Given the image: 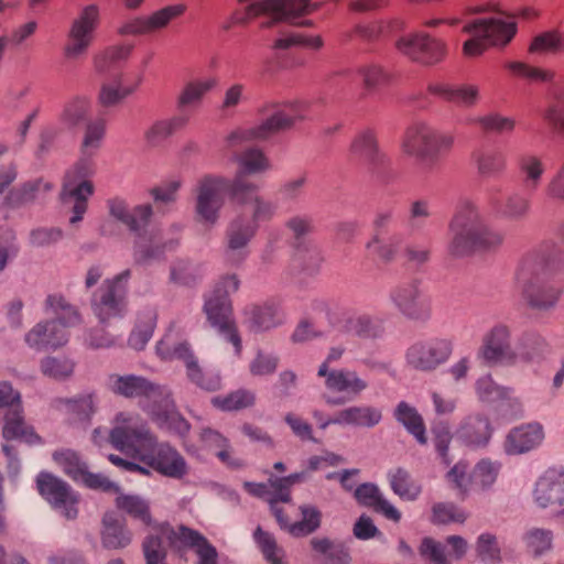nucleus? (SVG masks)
<instances>
[{
	"label": "nucleus",
	"instance_id": "nucleus-1",
	"mask_svg": "<svg viewBox=\"0 0 564 564\" xmlns=\"http://www.w3.org/2000/svg\"><path fill=\"white\" fill-rule=\"evenodd\" d=\"M109 443L117 451L139 459L162 476L182 479L188 466L182 454L167 442H159L148 423L137 414L120 412L109 432Z\"/></svg>",
	"mask_w": 564,
	"mask_h": 564
},
{
	"label": "nucleus",
	"instance_id": "nucleus-2",
	"mask_svg": "<svg viewBox=\"0 0 564 564\" xmlns=\"http://www.w3.org/2000/svg\"><path fill=\"white\" fill-rule=\"evenodd\" d=\"M109 215L124 225L135 235L133 243L134 263L143 265L152 261H161L166 252L174 251L178 246V239H163L153 230L148 231L153 210L150 204L137 205L130 208L128 203L120 197L107 200Z\"/></svg>",
	"mask_w": 564,
	"mask_h": 564
},
{
	"label": "nucleus",
	"instance_id": "nucleus-3",
	"mask_svg": "<svg viewBox=\"0 0 564 564\" xmlns=\"http://www.w3.org/2000/svg\"><path fill=\"white\" fill-rule=\"evenodd\" d=\"M452 240L448 251L455 257H465L475 250L499 247L503 235L486 226L475 203L462 199L449 224Z\"/></svg>",
	"mask_w": 564,
	"mask_h": 564
},
{
	"label": "nucleus",
	"instance_id": "nucleus-4",
	"mask_svg": "<svg viewBox=\"0 0 564 564\" xmlns=\"http://www.w3.org/2000/svg\"><path fill=\"white\" fill-rule=\"evenodd\" d=\"M455 134L438 130L431 124L414 122L404 131L401 149L408 156L414 158L427 166L435 165L447 156L455 145Z\"/></svg>",
	"mask_w": 564,
	"mask_h": 564
},
{
	"label": "nucleus",
	"instance_id": "nucleus-5",
	"mask_svg": "<svg viewBox=\"0 0 564 564\" xmlns=\"http://www.w3.org/2000/svg\"><path fill=\"white\" fill-rule=\"evenodd\" d=\"M517 17L531 19L535 17V12L524 8L511 15L512 19ZM463 31L471 36L464 43V54L475 57L482 54L488 46H505L510 43L517 33V23L514 20L505 21L499 18L475 19L466 23Z\"/></svg>",
	"mask_w": 564,
	"mask_h": 564
},
{
	"label": "nucleus",
	"instance_id": "nucleus-6",
	"mask_svg": "<svg viewBox=\"0 0 564 564\" xmlns=\"http://www.w3.org/2000/svg\"><path fill=\"white\" fill-rule=\"evenodd\" d=\"M239 280L236 274L224 276L214 288L212 294L206 297L204 312L210 326L216 328L227 341L235 347L237 356L242 350L229 295L239 289Z\"/></svg>",
	"mask_w": 564,
	"mask_h": 564
},
{
	"label": "nucleus",
	"instance_id": "nucleus-7",
	"mask_svg": "<svg viewBox=\"0 0 564 564\" xmlns=\"http://www.w3.org/2000/svg\"><path fill=\"white\" fill-rule=\"evenodd\" d=\"M262 115H270L261 123L241 128L231 132L227 139L229 147L238 145L245 141L267 140L276 133L290 129L297 120L306 118V106L294 104H267L261 109Z\"/></svg>",
	"mask_w": 564,
	"mask_h": 564
},
{
	"label": "nucleus",
	"instance_id": "nucleus-8",
	"mask_svg": "<svg viewBox=\"0 0 564 564\" xmlns=\"http://www.w3.org/2000/svg\"><path fill=\"white\" fill-rule=\"evenodd\" d=\"M325 0H260L250 2L243 10H237L232 23L246 25L260 15H268L272 21H285L296 25H312V21H297L299 18L317 11Z\"/></svg>",
	"mask_w": 564,
	"mask_h": 564
},
{
	"label": "nucleus",
	"instance_id": "nucleus-9",
	"mask_svg": "<svg viewBox=\"0 0 564 564\" xmlns=\"http://www.w3.org/2000/svg\"><path fill=\"white\" fill-rule=\"evenodd\" d=\"M534 265H536L534 258H521L516 274L517 284L529 307L538 311H549L560 301L563 285L551 276H543L535 272Z\"/></svg>",
	"mask_w": 564,
	"mask_h": 564
},
{
	"label": "nucleus",
	"instance_id": "nucleus-10",
	"mask_svg": "<svg viewBox=\"0 0 564 564\" xmlns=\"http://www.w3.org/2000/svg\"><path fill=\"white\" fill-rule=\"evenodd\" d=\"M95 173L93 155H83L69 169L64 177L61 200L72 206V225L79 223L88 208V198L94 194V184L89 177Z\"/></svg>",
	"mask_w": 564,
	"mask_h": 564
},
{
	"label": "nucleus",
	"instance_id": "nucleus-11",
	"mask_svg": "<svg viewBox=\"0 0 564 564\" xmlns=\"http://www.w3.org/2000/svg\"><path fill=\"white\" fill-rule=\"evenodd\" d=\"M131 276L129 269L107 279L98 288L90 300L93 313L101 324L112 318H121L128 311V281Z\"/></svg>",
	"mask_w": 564,
	"mask_h": 564
},
{
	"label": "nucleus",
	"instance_id": "nucleus-12",
	"mask_svg": "<svg viewBox=\"0 0 564 564\" xmlns=\"http://www.w3.org/2000/svg\"><path fill=\"white\" fill-rule=\"evenodd\" d=\"M2 437L28 445L43 444L42 437L25 421L21 393L2 381Z\"/></svg>",
	"mask_w": 564,
	"mask_h": 564
},
{
	"label": "nucleus",
	"instance_id": "nucleus-13",
	"mask_svg": "<svg viewBox=\"0 0 564 564\" xmlns=\"http://www.w3.org/2000/svg\"><path fill=\"white\" fill-rule=\"evenodd\" d=\"M230 180L218 175H205L198 180L195 193V212L199 221L213 226L225 204V194L231 199Z\"/></svg>",
	"mask_w": 564,
	"mask_h": 564
},
{
	"label": "nucleus",
	"instance_id": "nucleus-14",
	"mask_svg": "<svg viewBox=\"0 0 564 564\" xmlns=\"http://www.w3.org/2000/svg\"><path fill=\"white\" fill-rule=\"evenodd\" d=\"M390 300L404 317L415 322H426L432 315V300L419 279H410L390 291Z\"/></svg>",
	"mask_w": 564,
	"mask_h": 564
},
{
	"label": "nucleus",
	"instance_id": "nucleus-15",
	"mask_svg": "<svg viewBox=\"0 0 564 564\" xmlns=\"http://www.w3.org/2000/svg\"><path fill=\"white\" fill-rule=\"evenodd\" d=\"M163 538L171 545L196 546L200 550L210 545L204 535L188 527L180 525L175 530L169 525H163L160 535H149L143 541L142 547L147 564H165L166 547Z\"/></svg>",
	"mask_w": 564,
	"mask_h": 564
},
{
	"label": "nucleus",
	"instance_id": "nucleus-16",
	"mask_svg": "<svg viewBox=\"0 0 564 564\" xmlns=\"http://www.w3.org/2000/svg\"><path fill=\"white\" fill-rule=\"evenodd\" d=\"M238 171L236 176L230 180L231 202H246L251 198L259 186L250 182L247 176L259 174L271 167L270 161L262 150L251 147L237 155Z\"/></svg>",
	"mask_w": 564,
	"mask_h": 564
},
{
	"label": "nucleus",
	"instance_id": "nucleus-17",
	"mask_svg": "<svg viewBox=\"0 0 564 564\" xmlns=\"http://www.w3.org/2000/svg\"><path fill=\"white\" fill-rule=\"evenodd\" d=\"M452 352V340L433 337L412 344L406 350L405 360L408 366L414 370L431 372L445 364Z\"/></svg>",
	"mask_w": 564,
	"mask_h": 564
},
{
	"label": "nucleus",
	"instance_id": "nucleus-18",
	"mask_svg": "<svg viewBox=\"0 0 564 564\" xmlns=\"http://www.w3.org/2000/svg\"><path fill=\"white\" fill-rule=\"evenodd\" d=\"M40 495L66 519L73 520L78 516L79 496L63 479L47 471H41L36 477Z\"/></svg>",
	"mask_w": 564,
	"mask_h": 564
},
{
	"label": "nucleus",
	"instance_id": "nucleus-19",
	"mask_svg": "<svg viewBox=\"0 0 564 564\" xmlns=\"http://www.w3.org/2000/svg\"><path fill=\"white\" fill-rule=\"evenodd\" d=\"M108 389L124 399H138L143 411L158 401L165 387L156 384L142 376L112 373L108 377Z\"/></svg>",
	"mask_w": 564,
	"mask_h": 564
},
{
	"label": "nucleus",
	"instance_id": "nucleus-20",
	"mask_svg": "<svg viewBox=\"0 0 564 564\" xmlns=\"http://www.w3.org/2000/svg\"><path fill=\"white\" fill-rule=\"evenodd\" d=\"M395 48L409 59L423 65L437 64L446 55L445 43L424 32L400 36L395 41Z\"/></svg>",
	"mask_w": 564,
	"mask_h": 564
},
{
	"label": "nucleus",
	"instance_id": "nucleus-21",
	"mask_svg": "<svg viewBox=\"0 0 564 564\" xmlns=\"http://www.w3.org/2000/svg\"><path fill=\"white\" fill-rule=\"evenodd\" d=\"M99 23V9L95 4L85 7L73 21L64 46V55L76 59L85 55L94 41V33Z\"/></svg>",
	"mask_w": 564,
	"mask_h": 564
},
{
	"label": "nucleus",
	"instance_id": "nucleus-22",
	"mask_svg": "<svg viewBox=\"0 0 564 564\" xmlns=\"http://www.w3.org/2000/svg\"><path fill=\"white\" fill-rule=\"evenodd\" d=\"M394 225L392 208H384L377 213L373 220V236L367 243V249L383 262L392 261L402 243L401 235L392 232Z\"/></svg>",
	"mask_w": 564,
	"mask_h": 564
},
{
	"label": "nucleus",
	"instance_id": "nucleus-23",
	"mask_svg": "<svg viewBox=\"0 0 564 564\" xmlns=\"http://www.w3.org/2000/svg\"><path fill=\"white\" fill-rule=\"evenodd\" d=\"M317 376L325 378L327 390L343 394L338 398H327L326 403L329 405H340L354 400L368 388L367 380L348 368L326 370V365H321Z\"/></svg>",
	"mask_w": 564,
	"mask_h": 564
},
{
	"label": "nucleus",
	"instance_id": "nucleus-24",
	"mask_svg": "<svg viewBox=\"0 0 564 564\" xmlns=\"http://www.w3.org/2000/svg\"><path fill=\"white\" fill-rule=\"evenodd\" d=\"M512 351L511 328L498 323L485 334L478 355L488 364L511 365Z\"/></svg>",
	"mask_w": 564,
	"mask_h": 564
},
{
	"label": "nucleus",
	"instance_id": "nucleus-25",
	"mask_svg": "<svg viewBox=\"0 0 564 564\" xmlns=\"http://www.w3.org/2000/svg\"><path fill=\"white\" fill-rule=\"evenodd\" d=\"M145 412L160 429L178 436H186L191 430L188 421L176 411L172 394L167 389L155 403L145 406Z\"/></svg>",
	"mask_w": 564,
	"mask_h": 564
},
{
	"label": "nucleus",
	"instance_id": "nucleus-26",
	"mask_svg": "<svg viewBox=\"0 0 564 564\" xmlns=\"http://www.w3.org/2000/svg\"><path fill=\"white\" fill-rule=\"evenodd\" d=\"M185 11L186 6L182 3L167 6L149 17H140L128 21L119 29V32L123 35L154 33L166 28L172 20L183 15Z\"/></svg>",
	"mask_w": 564,
	"mask_h": 564
},
{
	"label": "nucleus",
	"instance_id": "nucleus-27",
	"mask_svg": "<svg viewBox=\"0 0 564 564\" xmlns=\"http://www.w3.org/2000/svg\"><path fill=\"white\" fill-rule=\"evenodd\" d=\"M350 151L373 172L384 169L390 163L389 156L379 148L377 133L371 128H366L356 134Z\"/></svg>",
	"mask_w": 564,
	"mask_h": 564
},
{
	"label": "nucleus",
	"instance_id": "nucleus-28",
	"mask_svg": "<svg viewBox=\"0 0 564 564\" xmlns=\"http://www.w3.org/2000/svg\"><path fill=\"white\" fill-rule=\"evenodd\" d=\"M258 226L250 220L237 218L227 228L226 258L231 264H240L248 256L247 246L256 235Z\"/></svg>",
	"mask_w": 564,
	"mask_h": 564
},
{
	"label": "nucleus",
	"instance_id": "nucleus-29",
	"mask_svg": "<svg viewBox=\"0 0 564 564\" xmlns=\"http://www.w3.org/2000/svg\"><path fill=\"white\" fill-rule=\"evenodd\" d=\"M551 352V346L536 330L521 333L514 343L511 365L540 362Z\"/></svg>",
	"mask_w": 564,
	"mask_h": 564
},
{
	"label": "nucleus",
	"instance_id": "nucleus-30",
	"mask_svg": "<svg viewBox=\"0 0 564 564\" xmlns=\"http://www.w3.org/2000/svg\"><path fill=\"white\" fill-rule=\"evenodd\" d=\"M498 194L499 191L497 188H491L487 195V205L496 216L510 220H520L530 213L531 202L524 194L512 192L505 198H500Z\"/></svg>",
	"mask_w": 564,
	"mask_h": 564
},
{
	"label": "nucleus",
	"instance_id": "nucleus-31",
	"mask_svg": "<svg viewBox=\"0 0 564 564\" xmlns=\"http://www.w3.org/2000/svg\"><path fill=\"white\" fill-rule=\"evenodd\" d=\"M68 339V330L59 327L52 321L39 322L25 334L28 346L37 351L55 350L66 345Z\"/></svg>",
	"mask_w": 564,
	"mask_h": 564
},
{
	"label": "nucleus",
	"instance_id": "nucleus-32",
	"mask_svg": "<svg viewBox=\"0 0 564 564\" xmlns=\"http://www.w3.org/2000/svg\"><path fill=\"white\" fill-rule=\"evenodd\" d=\"M404 28L405 23L400 18L376 21L368 24H356L351 30L343 33V40L349 42L355 37H359L364 42L375 43L399 34Z\"/></svg>",
	"mask_w": 564,
	"mask_h": 564
},
{
	"label": "nucleus",
	"instance_id": "nucleus-33",
	"mask_svg": "<svg viewBox=\"0 0 564 564\" xmlns=\"http://www.w3.org/2000/svg\"><path fill=\"white\" fill-rule=\"evenodd\" d=\"M544 440L543 426L538 422L521 424L508 433L505 451L509 455H519L536 448Z\"/></svg>",
	"mask_w": 564,
	"mask_h": 564
},
{
	"label": "nucleus",
	"instance_id": "nucleus-34",
	"mask_svg": "<svg viewBox=\"0 0 564 564\" xmlns=\"http://www.w3.org/2000/svg\"><path fill=\"white\" fill-rule=\"evenodd\" d=\"M285 228L292 234L293 245L300 257L304 258V253H308L314 263L321 262L322 256L317 246L306 241V237L314 231V221L310 215L301 214L290 217L285 221Z\"/></svg>",
	"mask_w": 564,
	"mask_h": 564
},
{
	"label": "nucleus",
	"instance_id": "nucleus-35",
	"mask_svg": "<svg viewBox=\"0 0 564 564\" xmlns=\"http://www.w3.org/2000/svg\"><path fill=\"white\" fill-rule=\"evenodd\" d=\"M534 499L541 508L562 506L564 503V471L555 468L547 469L536 481Z\"/></svg>",
	"mask_w": 564,
	"mask_h": 564
},
{
	"label": "nucleus",
	"instance_id": "nucleus-36",
	"mask_svg": "<svg viewBox=\"0 0 564 564\" xmlns=\"http://www.w3.org/2000/svg\"><path fill=\"white\" fill-rule=\"evenodd\" d=\"M271 512L275 517L281 529L286 530L293 536H306L316 531L321 525V511L314 506H301L302 520L290 523L283 508L270 505Z\"/></svg>",
	"mask_w": 564,
	"mask_h": 564
},
{
	"label": "nucleus",
	"instance_id": "nucleus-37",
	"mask_svg": "<svg viewBox=\"0 0 564 564\" xmlns=\"http://www.w3.org/2000/svg\"><path fill=\"white\" fill-rule=\"evenodd\" d=\"M523 257L534 258V271L543 276H553L564 271V247L553 241H544Z\"/></svg>",
	"mask_w": 564,
	"mask_h": 564
},
{
	"label": "nucleus",
	"instance_id": "nucleus-38",
	"mask_svg": "<svg viewBox=\"0 0 564 564\" xmlns=\"http://www.w3.org/2000/svg\"><path fill=\"white\" fill-rule=\"evenodd\" d=\"M456 435L467 446L485 447L491 438L492 426L487 416L479 413L471 414L460 423Z\"/></svg>",
	"mask_w": 564,
	"mask_h": 564
},
{
	"label": "nucleus",
	"instance_id": "nucleus-39",
	"mask_svg": "<svg viewBox=\"0 0 564 564\" xmlns=\"http://www.w3.org/2000/svg\"><path fill=\"white\" fill-rule=\"evenodd\" d=\"M382 420L380 409L372 405H351L338 411L334 420L325 422L323 425L330 424L350 425L355 427L371 429L378 425Z\"/></svg>",
	"mask_w": 564,
	"mask_h": 564
},
{
	"label": "nucleus",
	"instance_id": "nucleus-40",
	"mask_svg": "<svg viewBox=\"0 0 564 564\" xmlns=\"http://www.w3.org/2000/svg\"><path fill=\"white\" fill-rule=\"evenodd\" d=\"M429 93L460 108L474 107L479 98V89L475 85H454L433 83L427 87Z\"/></svg>",
	"mask_w": 564,
	"mask_h": 564
},
{
	"label": "nucleus",
	"instance_id": "nucleus-41",
	"mask_svg": "<svg viewBox=\"0 0 564 564\" xmlns=\"http://www.w3.org/2000/svg\"><path fill=\"white\" fill-rule=\"evenodd\" d=\"M44 312L53 315L54 318L51 321L66 330L83 323V316L78 307L69 303L61 293H53L46 296Z\"/></svg>",
	"mask_w": 564,
	"mask_h": 564
},
{
	"label": "nucleus",
	"instance_id": "nucleus-42",
	"mask_svg": "<svg viewBox=\"0 0 564 564\" xmlns=\"http://www.w3.org/2000/svg\"><path fill=\"white\" fill-rule=\"evenodd\" d=\"M359 505L372 508L376 512L383 514L387 519L399 522L401 512L387 501L379 488L371 482L359 485L354 494Z\"/></svg>",
	"mask_w": 564,
	"mask_h": 564
},
{
	"label": "nucleus",
	"instance_id": "nucleus-43",
	"mask_svg": "<svg viewBox=\"0 0 564 564\" xmlns=\"http://www.w3.org/2000/svg\"><path fill=\"white\" fill-rule=\"evenodd\" d=\"M471 159L481 177H500L507 170V155L497 148L476 149L471 153Z\"/></svg>",
	"mask_w": 564,
	"mask_h": 564
},
{
	"label": "nucleus",
	"instance_id": "nucleus-44",
	"mask_svg": "<svg viewBox=\"0 0 564 564\" xmlns=\"http://www.w3.org/2000/svg\"><path fill=\"white\" fill-rule=\"evenodd\" d=\"M245 316L249 328L253 332L268 330L283 322L279 306L272 302L247 306L245 308Z\"/></svg>",
	"mask_w": 564,
	"mask_h": 564
},
{
	"label": "nucleus",
	"instance_id": "nucleus-45",
	"mask_svg": "<svg viewBox=\"0 0 564 564\" xmlns=\"http://www.w3.org/2000/svg\"><path fill=\"white\" fill-rule=\"evenodd\" d=\"M517 169L525 189L534 192L540 187L546 170L541 156L534 153H523L517 159Z\"/></svg>",
	"mask_w": 564,
	"mask_h": 564
},
{
	"label": "nucleus",
	"instance_id": "nucleus-46",
	"mask_svg": "<svg viewBox=\"0 0 564 564\" xmlns=\"http://www.w3.org/2000/svg\"><path fill=\"white\" fill-rule=\"evenodd\" d=\"M394 419L404 426L419 444L427 443L426 427L422 415L419 411L405 401L398 403L394 410Z\"/></svg>",
	"mask_w": 564,
	"mask_h": 564
},
{
	"label": "nucleus",
	"instance_id": "nucleus-47",
	"mask_svg": "<svg viewBox=\"0 0 564 564\" xmlns=\"http://www.w3.org/2000/svg\"><path fill=\"white\" fill-rule=\"evenodd\" d=\"M101 532L102 545L107 549L126 547L131 542V532L113 512L105 513Z\"/></svg>",
	"mask_w": 564,
	"mask_h": 564
},
{
	"label": "nucleus",
	"instance_id": "nucleus-48",
	"mask_svg": "<svg viewBox=\"0 0 564 564\" xmlns=\"http://www.w3.org/2000/svg\"><path fill=\"white\" fill-rule=\"evenodd\" d=\"M344 332L359 338L373 339L382 335L383 328L380 323L367 313L351 312L347 323L344 324Z\"/></svg>",
	"mask_w": 564,
	"mask_h": 564
},
{
	"label": "nucleus",
	"instance_id": "nucleus-49",
	"mask_svg": "<svg viewBox=\"0 0 564 564\" xmlns=\"http://www.w3.org/2000/svg\"><path fill=\"white\" fill-rule=\"evenodd\" d=\"M158 314L155 310L148 308L138 316L137 324L131 332L128 344L135 350H142L151 339L156 326Z\"/></svg>",
	"mask_w": 564,
	"mask_h": 564
},
{
	"label": "nucleus",
	"instance_id": "nucleus-50",
	"mask_svg": "<svg viewBox=\"0 0 564 564\" xmlns=\"http://www.w3.org/2000/svg\"><path fill=\"white\" fill-rule=\"evenodd\" d=\"M116 506L143 525L150 527L152 524L150 505L142 497L137 495H119L116 498Z\"/></svg>",
	"mask_w": 564,
	"mask_h": 564
},
{
	"label": "nucleus",
	"instance_id": "nucleus-51",
	"mask_svg": "<svg viewBox=\"0 0 564 564\" xmlns=\"http://www.w3.org/2000/svg\"><path fill=\"white\" fill-rule=\"evenodd\" d=\"M218 80L216 77L194 79L188 82L181 91L177 105L180 108L197 105L202 101L205 94L216 87Z\"/></svg>",
	"mask_w": 564,
	"mask_h": 564
},
{
	"label": "nucleus",
	"instance_id": "nucleus-52",
	"mask_svg": "<svg viewBox=\"0 0 564 564\" xmlns=\"http://www.w3.org/2000/svg\"><path fill=\"white\" fill-rule=\"evenodd\" d=\"M313 311L324 314L332 327L344 330V324L350 317L351 311L340 301L322 300L313 303Z\"/></svg>",
	"mask_w": 564,
	"mask_h": 564
},
{
	"label": "nucleus",
	"instance_id": "nucleus-53",
	"mask_svg": "<svg viewBox=\"0 0 564 564\" xmlns=\"http://www.w3.org/2000/svg\"><path fill=\"white\" fill-rule=\"evenodd\" d=\"M256 402V394L247 389H238L226 395L212 399V404L221 411H239L250 408Z\"/></svg>",
	"mask_w": 564,
	"mask_h": 564
},
{
	"label": "nucleus",
	"instance_id": "nucleus-54",
	"mask_svg": "<svg viewBox=\"0 0 564 564\" xmlns=\"http://www.w3.org/2000/svg\"><path fill=\"white\" fill-rule=\"evenodd\" d=\"M200 438L208 448L216 451V456L221 463L230 467L240 466V463L231 457L228 438L221 435L218 431L210 427L204 429L202 431Z\"/></svg>",
	"mask_w": 564,
	"mask_h": 564
},
{
	"label": "nucleus",
	"instance_id": "nucleus-55",
	"mask_svg": "<svg viewBox=\"0 0 564 564\" xmlns=\"http://www.w3.org/2000/svg\"><path fill=\"white\" fill-rule=\"evenodd\" d=\"M391 489L395 495L406 500H415L421 494V486L416 484L408 470L397 468L389 473Z\"/></svg>",
	"mask_w": 564,
	"mask_h": 564
},
{
	"label": "nucleus",
	"instance_id": "nucleus-56",
	"mask_svg": "<svg viewBox=\"0 0 564 564\" xmlns=\"http://www.w3.org/2000/svg\"><path fill=\"white\" fill-rule=\"evenodd\" d=\"M37 112L33 111L14 127H7L2 135V154L9 151H18L25 142L26 133Z\"/></svg>",
	"mask_w": 564,
	"mask_h": 564
},
{
	"label": "nucleus",
	"instance_id": "nucleus-57",
	"mask_svg": "<svg viewBox=\"0 0 564 564\" xmlns=\"http://www.w3.org/2000/svg\"><path fill=\"white\" fill-rule=\"evenodd\" d=\"M52 184L44 182L43 180H36L34 182L25 183L21 188L11 189L6 198L4 203L11 207L21 206L28 202L33 200L39 192H48L52 189Z\"/></svg>",
	"mask_w": 564,
	"mask_h": 564
},
{
	"label": "nucleus",
	"instance_id": "nucleus-58",
	"mask_svg": "<svg viewBox=\"0 0 564 564\" xmlns=\"http://www.w3.org/2000/svg\"><path fill=\"white\" fill-rule=\"evenodd\" d=\"M542 119L553 132L564 135V89L554 94L542 111Z\"/></svg>",
	"mask_w": 564,
	"mask_h": 564
},
{
	"label": "nucleus",
	"instance_id": "nucleus-59",
	"mask_svg": "<svg viewBox=\"0 0 564 564\" xmlns=\"http://www.w3.org/2000/svg\"><path fill=\"white\" fill-rule=\"evenodd\" d=\"M529 52L538 54L562 53L564 52V34L556 30L542 32L533 37Z\"/></svg>",
	"mask_w": 564,
	"mask_h": 564
},
{
	"label": "nucleus",
	"instance_id": "nucleus-60",
	"mask_svg": "<svg viewBox=\"0 0 564 564\" xmlns=\"http://www.w3.org/2000/svg\"><path fill=\"white\" fill-rule=\"evenodd\" d=\"M53 459L63 468L64 473L75 481H79L87 470L80 456L72 449L54 452Z\"/></svg>",
	"mask_w": 564,
	"mask_h": 564
},
{
	"label": "nucleus",
	"instance_id": "nucleus-61",
	"mask_svg": "<svg viewBox=\"0 0 564 564\" xmlns=\"http://www.w3.org/2000/svg\"><path fill=\"white\" fill-rule=\"evenodd\" d=\"M58 403L62 404L66 412L73 416V420L77 422H88L95 412V399L93 394H85L75 399H61Z\"/></svg>",
	"mask_w": 564,
	"mask_h": 564
},
{
	"label": "nucleus",
	"instance_id": "nucleus-62",
	"mask_svg": "<svg viewBox=\"0 0 564 564\" xmlns=\"http://www.w3.org/2000/svg\"><path fill=\"white\" fill-rule=\"evenodd\" d=\"M505 67L516 77L528 83H547L553 80L554 73L523 62H508Z\"/></svg>",
	"mask_w": 564,
	"mask_h": 564
},
{
	"label": "nucleus",
	"instance_id": "nucleus-63",
	"mask_svg": "<svg viewBox=\"0 0 564 564\" xmlns=\"http://www.w3.org/2000/svg\"><path fill=\"white\" fill-rule=\"evenodd\" d=\"M186 122L183 117H173L156 121L145 133L149 144L158 145L172 135L176 130L181 129Z\"/></svg>",
	"mask_w": 564,
	"mask_h": 564
},
{
	"label": "nucleus",
	"instance_id": "nucleus-64",
	"mask_svg": "<svg viewBox=\"0 0 564 564\" xmlns=\"http://www.w3.org/2000/svg\"><path fill=\"white\" fill-rule=\"evenodd\" d=\"M357 74L362 80L366 91L371 93L389 83L388 72L379 64L368 63L357 68Z\"/></svg>",
	"mask_w": 564,
	"mask_h": 564
}]
</instances>
